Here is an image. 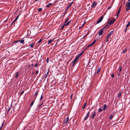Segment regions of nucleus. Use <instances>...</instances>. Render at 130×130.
I'll return each instance as SVG.
<instances>
[{
    "label": "nucleus",
    "instance_id": "nucleus-1",
    "mask_svg": "<svg viewBox=\"0 0 130 130\" xmlns=\"http://www.w3.org/2000/svg\"><path fill=\"white\" fill-rule=\"evenodd\" d=\"M126 6H127L126 9V11H128L130 9V2L126 3Z\"/></svg>",
    "mask_w": 130,
    "mask_h": 130
},
{
    "label": "nucleus",
    "instance_id": "nucleus-2",
    "mask_svg": "<svg viewBox=\"0 0 130 130\" xmlns=\"http://www.w3.org/2000/svg\"><path fill=\"white\" fill-rule=\"evenodd\" d=\"M115 19H113V20H108L107 23H108V24H109L111 25L113 24V23L115 22Z\"/></svg>",
    "mask_w": 130,
    "mask_h": 130
},
{
    "label": "nucleus",
    "instance_id": "nucleus-3",
    "mask_svg": "<svg viewBox=\"0 0 130 130\" xmlns=\"http://www.w3.org/2000/svg\"><path fill=\"white\" fill-rule=\"evenodd\" d=\"M79 58L77 56H76L75 59L73 60V67H74L75 66V63L76 62L77 60Z\"/></svg>",
    "mask_w": 130,
    "mask_h": 130
},
{
    "label": "nucleus",
    "instance_id": "nucleus-4",
    "mask_svg": "<svg viewBox=\"0 0 130 130\" xmlns=\"http://www.w3.org/2000/svg\"><path fill=\"white\" fill-rule=\"evenodd\" d=\"M103 16H101L99 19V20L97 21L96 22V24H98L100 23L103 19Z\"/></svg>",
    "mask_w": 130,
    "mask_h": 130
},
{
    "label": "nucleus",
    "instance_id": "nucleus-5",
    "mask_svg": "<svg viewBox=\"0 0 130 130\" xmlns=\"http://www.w3.org/2000/svg\"><path fill=\"white\" fill-rule=\"evenodd\" d=\"M39 92V90H37V91H36V92L35 94L34 95V97L35 100L36 99V98L37 97V95H38V94Z\"/></svg>",
    "mask_w": 130,
    "mask_h": 130
},
{
    "label": "nucleus",
    "instance_id": "nucleus-6",
    "mask_svg": "<svg viewBox=\"0 0 130 130\" xmlns=\"http://www.w3.org/2000/svg\"><path fill=\"white\" fill-rule=\"evenodd\" d=\"M105 29V28H103L100 30V31L99 32V35L100 36L102 34L103 30Z\"/></svg>",
    "mask_w": 130,
    "mask_h": 130
},
{
    "label": "nucleus",
    "instance_id": "nucleus-7",
    "mask_svg": "<svg viewBox=\"0 0 130 130\" xmlns=\"http://www.w3.org/2000/svg\"><path fill=\"white\" fill-rule=\"evenodd\" d=\"M90 115V113L89 112H88L87 113V114L86 116L85 117V120H87V119L88 118V117L89 115Z\"/></svg>",
    "mask_w": 130,
    "mask_h": 130
},
{
    "label": "nucleus",
    "instance_id": "nucleus-8",
    "mask_svg": "<svg viewBox=\"0 0 130 130\" xmlns=\"http://www.w3.org/2000/svg\"><path fill=\"white\" fill-rule=\"evenodd\" d=\"M55 39V38L52 39H51L49 40L47 42V44H50L52 42H53L54 41V40Z\"/></svg>",
    "mask_w": 130,
    "mask_h": 130
},
{
    "label": "nucleus",
    "instance_id": "nucleus-9",
    "mask_svg": "<svg viewBox=\"0 0 130 130\" xmlns=\"http://www.w3.org/2000/svg\"><path fill=\"white\" fill-rule=\"evenodd\" d=\"M96 114L95 112L94 111L93 112L91 115V117L92 118H93L95 116Z\"/></svg>",
    "mask_w": 130,
    "mask_h": 130
},
{
    "label": "nucleus",
    "instance_id": "nucleus-10",
    "mask_svg": "<svg viewBox=\"0 0 130 130\" xmlns=\"http://www.w3.org/2000/svg\"><path fill=\"white\" fill-rule=\"evenodd\" d=\"M97 4V3L96 2H94L92 5V7L93 8L94 7L96 6Z\"/></svg>",
    "mask_w": 130,
    "mask_h": 130
},
{
    "label": "nucleus",
    "instance_id": "nucleus-11",
    "mask_svg": "<svg viewBox=\"0 0 130 130\" xmlns=\"http://www.w3.org/2000/svg\"><path fill=\"white\" fill-rule=\"evenodd\" d=\"M18 42H20L21 43H22L24 44V40L23 39H22L21 40H18Z\"/></svg>",
    "mask_w": 130,
    "mask_h": 130
},
{
    "label": "nucleus",
    "instance_id": "nucleus-12",
    "mask_svg": "<svg viewBox=\"0 0 130 130\" xmlns=\"http://www.w3.org/2000/svg\"><path fill=\"white\" fill-rule=\"evenodd\" d=\"M84 51H82L80 53V54H79L78 55V56H77L78 57V58H79V57L81 56L82 55V54L84 53Z\"/></svg>",
    "mask_w": 130,
    "mask_h": 130
},
{
    "label": "nucleus",
    "instance_id": "nucleus-13",
    "mask_svg": "<svg viewBox=\"0 0 130 130\" xmlns=\"http://www.w3.org/2000/svg\"><path fill=\"white\" fill-rule=\"evenodd\" d=\"M69 119V118L68 117L66 118V119L64 121V123L67 124L68 123Z\"/></svg>",
    "mask_w": 130,
    "mask_h": 130
},
{
    "label": "nucleus",
    "instance_id": "nucleus-14",
    "mask_svg": "<svg viewBox=\"0 0 130 130\" xmlns=\"http://www.w3.org/2000/svg\"><path fill=\"white\" fill-rule=\"evenodd\" d=\"M73 2H72L70 3H69V5H68V6L67 7V9L66 10V11H67L68 9V8H69V7L71 6V5H72V4H73Z\"/></svg>",
    "mask_w": 130,
    "mask_h": 130
},
{
    "label": "nucleus",
    "instance_id": "nucleus-15",
    "mask_svg": "<svg viewBox=\"0 0 130 130\" xmlns=\"http://www.w3.org/2000/svg\"><path fill=\"white\" fill-rule=\"evenodd\" d=\"M71 21V20L70 21H68L66 23H64V25L66 26H68L69 24L70 23Z\"/></svg>",
    "mask_w": 130,
    "mask_h": 130
},
{
    "label": "nucleus",
    "instance_id": "nucleus-16",
    "mask_svg": "<svg viewBox=\"0 0 130 130\" xmlns=\"http://www.w3.org/2000/svg\"><path fill=\"white\" fill-rule=\"evenodd\" d=\"M35 45V43L34 42H32L30 45V46L31 48H32L34 47V46Z\"/></svg>",
    "mask_w": 130,
    "mask_h": 130
},
{
    "label": "nucleus",
    "instance_id": "nucleus-17",
    "mask_svg": "<svg viewBox=\"0 0 130 130\" xmlns=\"http://www.w3.org/2000/svg\"><path fill=\"white\" fill-rule=\"evenodd\" d=\"M19 75V72H17L15 74V78H17L18 75Z\"/></svg>",
    "mask_w": 130,
    "mask_h": 130
},
{
    "label": "nucleus",
    "instance_id": "nucleus-18",
    "mask_svg": "<svg viewBox=\"0 0 130 130\" xmlns=\"http://www.w3.org/2000/svg\"><path fill=\"white\" fill-rule=\"evenodd\" d=\"M113 32V31H112L110 32L109 33L108 36V37H109L112 34Z\"/></svg>",
    "mask_w": 130,
    "mask_h": 130
},
{
    "label": "nucleus",
    "instance_id": "nucleus-19",
    "mask_svg": "<svg viewBox=\"0 0 130 130\" xmlns=\"http://www.w3.org/2000/svg\"><path fill=\"white\" fill-rule=\"evenodd\" d=\"M101 71L100 67H98V70L97 71V74H98Z\"/></svg>",
    "mask_w": 130,
    "mask_h": 130
},
{
    "label": "nucleus",
    "instance_id": "nucleus-20",
    "mask_svg": "<svg viewBox=\"0 0 130 130\" xmlns=\"http://www.w3.org/2000/svg\"><path fill=\"white\" fill-rule=\"evenodd\" d=\"M35 100V99H34V100L31 103L30 105V106L31 107L32 106V105H33V104Z\"/></svg>",
    "mask_w": 130,
    "mask_h": 130
},
{
    "label": "nucleus",
    "instance_id": "nucleus-21",
    "mask_svg": "<svg viewBox=\"0 0 130 130\" xmlns=\"http://www.w3.org/2000/svg\"><path fill=\"white\" fill-rule=\"evenodd\" d=\"M107 106L106 105H104L103 107V110H105V109L107 107Z\"/></svg>",
    "mask_w": 130,
    "mask_h": 130
},
{
    "label": "nucleus",
    "instance_id": "nucleus-22",
    "mask_svg": "<svg viewBox=\"0 0 130 130\" xmlns=\"http://www.w3.org/2000/svg\"><path fill=\"white\" fill-rule=\"evenodd\" d=\"M52 5V3H49L48 4V5H46V7H47L48 8L50 6Z\"/></svg>",
    "mask_w": 130,
    "mask_h": 130
},
{
    "label": "nucleus",
    "instance_id": "nucleus-23",
    "mask_svg": "<svg viewBox=\"0 0 130 130\" xmlns=\"http://www.w3.org/2000/svg\"><path fill=\"white\" fill-rule=\"evenodd\" d=\"M114 116L113 115L111 114L109 118L110 119H111Z\"/></svg>",
    "mask_w": 130,
    "mask_h": 130
},
{
    "label": "nucleus",
    "instance_id": "nucleus-24",
    "mask_svg": "<svg viewBox=\"0 0 130 130\" xmlns=\"http://www.w3.org/2000/svg\"><path fill=\"white\" fill-rule=\"evenodd\" d=\"M86 105H87V103H85V105H84L83 107V109L85 108V107L86 106Z\"/></svg>",
    "mask_w": 130,
    "mask_h": 130
},
{
    "label": "nucleus",
    "instance_id": "nucleus-25",
    "mask_svg": "<svg viewBox=\"0 0 130 130\" xmlns=\"http://www.w3.org/2000/svg\"><path fill=\"white\" fill-rule=\"evenodd\" d=\"M108 24H108V23H107V24L106 25V26L104 28H105L107 27V28H108L109 26H108Z\"/></svg>",
    "mask_w": 130,
    "mask_h": 130
},
{
    "label": "nucleus",
    "instance_id": "nucleus-26",
    "mask_svg": "<svg viewBox=\"0 0 130 130\" xmlns=\"http://www.w3.org/2000/svg\"><path fill=\"white\" fill-rule=\"evenodd\" d=\"M130 25V21L129 22L128 24L126 25V27H128Z\"/></svg>",
    "mask_w": 130,
    "mask_h": 130
},
{
    "label": "nucleus",
    "instance_id": "nucleus-27",
    "mask_svg": "<svg viewBox=\"0 0 130 130\" xmlns=\"http://www.w3.org/2000/svg\"><path fill=\"white\" fill-rule=\"evenodd\" d=\"M42 8H39L38 9V11L40 12H41L42 11Z\"/></svg>",
    "mask_w": 130,
    "mask_h": 130
},
{
    "label": "nucleus",
    "instance_id": "nucleus-28",
    "mask_svg": "<svg viewBox=\"0 0 130 130\" xmlns=\"http://www.w3.org/2000/svg\"><path fill=\"white\" fill-rule=\"evenodd\" d=\"M121 6L120 7V8L118 10V14H119L120 13V11H121L120 8H121Z\"/></svg>",
    "mask_w": 130,
    "mask_h": 130
},
{
    "label": "nucleus",
    "instance_id": "nucleus-29",
    "mask_svg": "<svg viewBox=\"0 0 130 130\" xmlns=\"http://www.w3.org/2000/svg\"><path fill=\"white\" fill-rule=\"evenodd\" d=\"M102 110V109L101 108H100L99 109V112H101Z\"/></svg>",
    "mask_w": 130,
    "mask_h": 130
},
{
    "label": "nucleus",
    "instance_id": "nucleus-30",
    "mask_svg": "<svg viewBox=\"0 0 130 130\" xmlns=\"http://www.w3.org/2000/svg\"><path fill=\"white\" fill-rule=\"evenodd\" d=\"M119 71L120 72H121V70H122L121 67V66H119Z\"/></svg>",
    "mask_w": 130,
    "mask_h": 130
},
{
    "label": "nucleus",
    "instance_id": "nucleus-31",
    "mask_svg": "<svg viewBox=\"0 0 130 130\" xmlns=\"http://www.w3.org/2000/svg\"><path fill=\"white\" fill-rule=\"evenodd\" d=\"M42 39H40L39 40L38 42V43H41L42 41Z\"/></svg>",
    "mask_w": 130,
    "mask_h": 130
},
{
    "label": "nucleus",
    "instance_id": "nucleus-32",
    "mask_svg": "<svg viewBox=\"0 0 130 130\" xmlns=\"http://www.w3.org/2000/svg\"><path fill=\"white\" fill-rule=\"evenodd\" d=\"M96 41V40H95L91 44V45H93L95 44V43Z\"/></svg>",
    "mask_w": 130,
    "mask_h": 130
},
{
    "label": "nucleus",
    "instance_id": "nucleus-33",
    "mask_svg": "<svg viewBox=\"0 0 130 130\" xmlns=\"http://www.w3.org/2000/svg\"><path fill=\"white\" fill-rule=\"evenodd\" d=\"M19 15H18L16 17V18L15 19V21H16L17 20V19H18L19 18Z\"/></svg>",
    "mask_w": 130,
    "mask_h": 130
},
{
    "label": "nucleus",
    "instance_id": "nucleus-34",
    "mask_svg": "<svg viewBox=\"0 0 130 130\" xmlns=\"http://www.w3.org/2000/svg\"><path fill=\"white\" fill-rule=\"evenodd\" d=\"M65 26H66L64 24L60 28V29H62Z\"/></svg>",
    "mask_w": 130,
    "mask_h": 130
},
{
    "label": "nucleus",
    "instance_id": "nucleus-35",
    "mask_svg": "<svg viewBox=\"0 0 130 130\" xmlns=\"http://www.w3.org/2000/svg\"><path fill=\"white\" fill-rule=\"evenodd\" d=\"M127 51V49L126 48H125L124 49V50H123L122 53H125V51Z\"/></svg>",
    "mask_w": 130,
    "mask_h": 130
},
{
    "label": "nucleus",
    "instance_id": "nucleus-36",
    "mask_svg": "<svg viewBox=\"0 0 130 130\" xmlns=\"http://www.w3.org/2000/svg\"><path fill=\"white\" fill-rule=\"evenodd\" d=\"M43 98V96L42 94L41 96V97L40 99V100H41Z\"/></svg>",
    "mask_w": 130,
    "mask_h": 130
},
{
    "label": "nucleus",
    "instance_id": "nucleus-37",
    "mask_svg": "<svg viewBox=\"0 0 130 130\" xmlns=\"http://www.w3.org/2000/svg\"><path fill=\"white\" fill-rule=\"evenodd\" d=\"M109 37H108V36H107V37L106 38V42H108V41L109 40Z\"/></svg>",
    "mask_w": 130,
    "mask_h": 130
},
{
    "label": "nucleus",
    "instance_id": "nucleus-38",
    "mask_svg": "<svg viewBox=\"0 0 130 130\" xmlns=\"http://www.w3.org/2000/svg\"><path fill=\"white\" fill-rule=\"evenodd\" d=\"M121 92H120L118 95V97H120L121 95Z\"/></svg>",
    "mask_w": 130,
    "mask_h": 130
},
{
    "label": "nucleus",
    "instance_id": "nucleus-39",
    "mask_svg": "<svg viewBox=\"0 0 130 130\" xmlns=\"http://www.w3.org/2000/svg\"><path fill=\"white\" fill-rule=\"evenodd\" d=\"M38 65V63H37L34 66V67H37Z\"/></svg>",
    "mask_w": 130,
    "mask_h": 130
},
{
    "label": "nucleus",
    "instance_id": "nucleus-40",
    "mask_svg": "<svg viewBox=\"0 0 130 130\" xmlns=\"http://www.w3.org/2000/svg\"><path fill=\"white\" fill-rule=\"evenodd\" d=\"M114 74H111V77H114Z\"/></svg>",
    "mask_w": 130,
    "mask_h": 130
},
{
    "label": "nucleus",
    "instance_id": "nucleus-41",
    "mask_svg": "<svg viewBox=\"0 0 130 130\" xmlns=\"http://www.w3.org/2000/svg\"><path fill=\"white\" fill-rule=\"evenodd\" d=\"M69 20V19L68 18L64 22V23H66Z\"/></svg>",
    "mask_w": 130,
    "mask_h": 130
},
{
    "label": "nucleus",
    "instance_id": "nucleus-42",
    "mask_svg": "<svg viewBox=\"0 0 130 130\" xmlns=\"http://www.w3.org/2000/svg\"><path fill=\"white\" fill-rule=\"evenodd\" d=\"M4 121L3 122L2 124V126L0 128V130H1V129H2V126H3V124L4 123Z\"/></svg>",
    "mask_w": 130,
    "mask_h": 130
},
{
    "label": "nucleus",
    "instance_id": "nucleus-43",
    "mask_svg": "<svg viewBox=\"0 0 130 130\" xmlns=\"http://www.w3.org/2000/svg\"><path fill=\"white\" fill-rule=\"evenodd\" d=\"M24 92V91L23 90L20 93V94L21 95Z\"/></svg>",
    "mask_w": 130,
    "mask_h": 130
},
{
    "label": "nucleus",
    "instance_id": "nucleus-44",
    "mask_svg": "<svg viewBox=\"0 0 130 130\" xmlns=\"http://www.w3.org/2000/svg\"><path fill=\"white\" fill-rule=\"evenodd\" d=\"M127 29V27H126V28H125V33L126 32V31Z\"/></svg>",
    "mask_w": 130,
    "mask_h": 130
},
{
    "label": "nucleus",
    "instance_id": "nucleus-45",
    "mask_svg": "<svg viewBox=\"0 0 130 130\" xmlns=\"http://www.w3.org/2000/svg\"><path fill=\"white\" fill-rule=\"evenodd\" d=\"M48 60H49L48 58H47V59H46V62L48 63Z\"/></svg>",
    "mask_w": 130,
    "mask_h": 130
},
{
    "label": "nucleus",
    "instance_id": "nucleus-46",
    "mask_svg": "<svg viewBox=\"0 0 130 130\" xmlns=\"http://www.w3.org/2000/svg\"><path fill=\"white\" fill-rule=\"evenodd\" d=\"M48 73H49V71H48V72L47 73V74H46V76H45V78H46V77H47V75H48Z\"/></svg>",
    "mask_w": 130,
    "mask_h": 130
},
{
    "label": "nucleus",
    "instance_id": "nucleus-47",
    "mask_svg": "<svg viewBox=\"0 0 130 130\" xmlns=\"http://www.w3.org/2000/svg\"><path fill=\"white\" fill-rule=\"evenodd\" d=\"M92 45H91V44L87 46V47H90V46H92Z\"/></svg>",
    "mask_w": 130,
    "mask_h": 130
},
{
    "label": "nucleus",
    "instance_id": "nucleus-48",
    "mask_svg": "<svg viewBox=\"0 0 130 130\" xmlns=\"http://www.w3.org/2000/svg\"><path fill=\"white\" fill-rule=\"evenodd\" d=\"M111 8V7L110 6H109L108 8H107V10H108L110 8Z\"/></svg>",
    "mask_w": 130,
    "mask_h": 130
},
{
    "label": "nucleus",
    "instance_id": "nucleus-49",
    "mask_svg": "<svg viewBox=\"0 0 130 130\" xmlns=\"http://www.w3.org/2000/svg\"><path fill=\"white\" fill-rule=\"evenodd\" d=\"M18 40L15 41L14 42V43H18Z\"/></svg>",
    "mask_w": 130,
    "mask_h": 130
},
{
    "label": "nucleus",
    "instance_id": "nucleus-50",
    "mask_svg": "<svg viewBox=\"0 0 130 130\" xmlns=\"http://www.w3.org/2000/svg\"><path fill=\"white\" fill-rule=\"evenodd\" d=\"M16 21H15V20H14L12 22L11 24H12L14 23Z\"/></svg>",
    "mask_w": 130,
    "mask_h": 130
},
{
    "label": "nucleus",
    "instance_id": "nucleus-51",
    "mask_svg": "<svg viewBox=\"0 0 130 130\" xmlns=\"http://www.w3.org/2000/svg\"><path fill=\"white\" fill-rule=\"evenodd\" d=\"M38 71H37L36 72V74H37L38 73Z\"/></svg>",
    "mask_w": 130,
    "mask_h": 130
},
{
    "label": "nucleus",
    "instance_id": "nucleus-52",
    "mask_svg": "<svg viewBox=\"0 0 130 130\" xmlns=\"http://www.w3.org/2000/svg\"><path fill=\"white\" fill-rule=\"evenodd\" d=\"M90 63V61H89L88 62V66L89 65V64Z\"/></svg>",
    "mask_w": 130,
    "mask_h": 130
},
{
    "label": "nucleus",
    "instance_id": "nucleus-53",
    "mask_svg": "<svg viewBox=\"0 0 130 130\" xmlns=\"http://www.w3.org/2000/svg\"><path fill=\"white\" fill-rule=\"evenodd\" d=\"M10 108H9V109H8V110L7 112H8L10 110Z\"/></svg>",
    "mask_w": 130,
    "mask_h": 130
},
{
    "label": "nucleus",
    "instance_id": "nucleus-54",
    "mask_svg": "<svg viewBox=\"0 0 130 130\" xmlns=\"http://www.w3.org/2000/svg\"><path fill=\"white\" fill-rule=\"evenodd\" d=\"M119 14H118V13H117V17H118L119 16Z\"/></svg>",
    "mask_w": 130,
    "mask_h": 130
},
{
    "label": "nucleus",
    "instance_id": "nucleus-55",
    "mask_svg": "<svg viewBox=\"0 0 130 130\" xmlns=\"http://www.w3.org/2000/svg\"><path fill=\"white\" fill-rule=\"evenodd\" d=\"M41 106V105H40L39 106H38V107H40V106Z\"/></svg>",
    "mask_w": 130,
    "mask_h": 130
},
{
    "label": "nucleus",
    "instance_id": "nucleus-56",
    "mask_svg": "<svg viewBox=\"0 0 130 130\" xmlns=\"http://www.w3.org/2000/svg\"><path fill=\"white\" fill-rule=\"evenodd\" d=\"M43 104V103L42 102V103H41V105H42Z\"/></svg>",
    "mask_w": 130,
    "mask_h": 130
},
{
    "label": "nucleus",
    "instance_id": "nucleus-57",
    "mask_svg": "<svg viewBox=\"0 0 130 130\" xmlns=\"http://www.w3.org/2000/svg\"><path fill=\"white\" fill-rule=\"evenodd\" d=\"M38 0H36V1H36H36H38Z\"/></svg>",
    "mask_w": 130,
    "mask_h": 130
},
{
    "label": "nucleus",
    "instance_id": "nucleus-58",
    "mask_svg": "<svg viewBox=\"0 0 130 130\" xmlns=\"http://www.w3.org/2000/svg\"><path fill=\"white\" fill-rule=\"evenodd\" d=\"M128 0V1L129 2L130 1V0Z\"/></svg>",
    "mask_w": 130,
    "mask_h": 130
},
{
    "label": "nucleus",
    "instance_id": "nucleus-59",
    "mask_svg": "<svg viewBox=\"0 0 130 130\" xmlns=\"http://www.w3.org/2000/svg\"><path fill=\"white\" fill-rule=\"evenodd\" d=\"M72 98V95H71V99Z\"/></svg>",
    "mask_w": 130,
    "mask_h": 130
},
{
    "label": "nucleus",
    "instance_id": "nucleus-60",
    "mask_svg": "<svg viewBox=\"0 0 130 130\" xmlns=\"http://www.w3.org/2000/svg\"><path fill=\"white\" fill-rule=\"evenodd\" d=\"M33 65H34V64H32V66H33Z\"/></svg>",
    "mask_w": 130,
    "mask_h": 130
},
{
    "label": "nucleus",
    "instance_id": "nucleus-61",
    "mask_svg": "<svg viewBox=\"0 0 130 130\" xmlns=\"http://www.w3.org/2000/svg\"><path fill=\"white\" fill-rule=\"evenodd\" d=\"M38 130H40V129H39Z\"/></svg>",
    "mask_w": 130,
    "mask_h": 130
}]
</instances>
